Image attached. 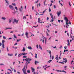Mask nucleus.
I'll return each instance as SVG.
<instances>
[{
	"label": "nucleus",
	"mask_w": 74,
	"mask_h": 74,
	"mask_svg": "<svg viewBox=\"0 0 74 74\" xmlns=\"http://www.w3.org/2000/svg\"><path fill=\"white\" fill-rule=\"evenodd\" d=\"M15 23H18V22H17V20H16V19L14 18L13 21V23L14 24Z\"/></svg>",
	"instance_id": "f257e3e1"
},
{
	"label": "nucleus",
	"mask_w": 74,
	"mask_h": 74,
	"mask_svg": "<svg viewBox=\"0 0 74 74\" xmlns=\"http://www.w3.org/2000/svg\"><path fill=\"white\" fill-rule=\"evenodd\" d=\"M9 7L10 9L12 10H14V7L11 5H10L9 6Z\"/></svg>",
	"instance_id": "f03ea898"
},
{
	"label": "nucleus",
	"mask_w": 74,
	"mask_h": 74,
	"mask_svg": "<svg viewBox=\"0 0 74 74\" xmlns=\"http://www.w3.org/2000/svg\"><path fill=\"white\" fill-rule=\"evenodd\" d=\"M58 16H59L61 14V11L58 12L57 13Z\"/></svg>",
	"instance_id": "7ed1b4c3"
},
{
	"label": "nucleus",
	"mask_w": 74,
	"mask_h": 74,
	"mask_svg": "<svg viewBox=\"0 0 74 74\" xmlns=\"http://www.w3.org/2000/svg\"><path fill=\"white\" fill-rule=\"evenodd\" d=\"M53 15L51 16V18H52V19L51 20V21H50V22H53V21L54 18H53Z\"/></svg>",
	"instance_id": "20e7f679"
},
{
	"label": "nucleus",
	"mask_w": 74,
	"mask_h": 74,
	"mask_svg": "<svg viewBox=\"0 0 74 74\" xmlns=\"http://www.w3.org/2000/svg\"><path fill=\"white\" fill-rule=\"evenodd\" d=\"M19 11H20V12H22V10H23V6H21V8H19Z\"/></svg>",
	"instance_id": "39448f33"
},
{
	"label": "nucleus",
	"mask_w": 74,
	"mask_h": 74,
	"mask_svg": "<svg viewBox=\"0 0 74 74\" xmlns=\"http://www.w3.org/2000/svg\"><path fill=\"white\" fill-rule=\"evenodd\" d=\"M64 19L66 21V23H67V22L69 21V20H68V19H67V17H65L64 18Z\"/></svg>",
	"instance_id": "423d86ee"
},
{
	"label": "nucleus",
	"mask_w": 74,
	"mask_h": 74,
	"mask_svg": "<svg viewBox=\"0 0 74 74\" xmlns=\"http://www.w3.org/2000/svg\"><path fill=\"white\" fill-rule=\"evenodd\" d=\"M8 56H13V54L12 53H8Z\"/></svg>",
	"instance_id": "0eeeda50"
},
{
	"label": "nucleus",
	"mask_w": 74,
	"mask_h": 74,
	"mask_svg": "<svg viewBox=\"0 0 74 74\" xmlns=\"http://www.w3.org/2000/svg\"><path fill=\"white\" fill-rule=\"evenodd\" d=\"M25 36L27 38H29V37H28V33L27 32H26V33H25Z\"/></svg>",
	"instance_id": "6e6552de"
},
{
	"label": "nucleus",
	"mask_w": 74,
	"mask_h": 74,
	"mask_svg": "<svg viewBox=\"0 0 74 74\" xmlns=\"http://www.w3.org/2000/svg\"><path fill=\"white\" fill-rule=\"evenodd\" d=\"M67 42H68L67 43V45H68V46H70V41H69V40H67Z\"/></svg>",
	"instance_id": "1a4fd4ad"
},
{
	"label": "nucleus",
	"mask_w": 74,
	"mask_h": 74,
	"mask_svg": "<svg viewBox=\"0 0 74 74\" xmlns=\"http://www.w3.org/2000/svg\"><path fill=\"white\" fill-rule=\"evenodd\" d=\"M38 23H42V22H40V18H38Z\"/></svg>",
	"instance_id": "9d476101"
},
{
	"label": "nucleus",
	"mask_w": 74,
	"mask_h": 74,
	"mask_svg": "<svg viewBox=\"0 0 74 74\" xmlns=\"http://www.w3.org/2000/svg\"><path fill=\"white\" fill-rule=\"evenodd\" d=\"M22 53H20L18 55V58H20V57H21V56H22Z\"/></svg>",
	"instance_id": "9b49d317"
},
{
	"label": "nucleus",
	"mask_w": 74,
	"mask_h": 74,
	"mask_svg": "<svg viewBox=\"0 0 74 74\" xmlns=\"http://www.w3.org/2000/svg\"><path fill=\"white\" fill-rule=\"evenodd\" d=\"M59 58V57H58V55H57V57L56 58V59L57 60H58V58Z\"/></svg>",
	"instance_id": "f8f14e48"
},
{
	"label": "nucleus",
	"mask_w": 74,
	"mask_h": 74,
	"mask_svg": "<svg viewBox=\"0 0 74 74\" xmlns=\"http://www.w3.org/2000/svg\"><path fill=\"white\" fill-rule=\"evenodd\" d=\"M31 69H32V72L33 73V72L35 70H34V68H32Z\"/></svg>",
	"instance_id": "ddd939ff"
},
{
	"label": "nucleus",
	"mask_w": 74,
	"mask_h": 74,
	"mask_svg": "<svg viewBox=\"0 0 74 74\" xmlns=\"http://www.w3.org/2000/svg\"><path fill=\"white\" fill-rule=\"evenodd\" d=\"M39 49H40L41 50H42V47H41V45H39Z\"/></svg>",
	"instance_id": "4468645a"
},
{
	"label": "nucleus",
	"mask_w": 74,
	"mask_h": 74,
	"mask_svg": "<svg viewBox=\"0 0 74 74\" xmlns=\"http://www.w3.org/2000/svg\"><path fill=\"white\" fill-rule=\"evenodd\" d=\"M22 55H27V53H25V52H23L22 53Z\"/></svg>",
	"instance_id": "2eb2a0df"
},
{
	"label": "nucleus",
	"mask_w": 74,
	"mask_h": 74,
	"mask_svg": "<svg viewBox=\"0 0 74 74\" xmlns=\"http://www.w3.org/2000/svg\"><path fill=\"white\" fill-rule=\"evenodd\" d=\"M65 61H63V62H64L65 63H66V62H67V60L66 58H65Z\"/></svg>",
	"instance_id": "dca6fc26"
},
{
	"label": "nucleus",
	"mask_w": 74,
	"mask_h": 74,
	"mask_svg": "<svg viewBox=\"0 0 74 74\" xmlns=\"http://www.w3.org/2000/svg\"><path fill=\"white\" fill-rule=\"evenodd\" d=\"M26 50V49H25V48L23 47V50H22V51H23V52H25V51Z\"/></svg>",
	"instance_id": "f3484780"
},
{
	"label": "nucleus",
	"mask_w": 74,
	"mask_h": 74,
	"mask_svg": "<svg viewBox=\"0 0 74 74\" xmlns=\"http://www.w3.org/2000/svg\"><path fill=\"white\" fill-rule=\"evenodd\" d=\"M25 60L26 61H27V62H26V64H27V62H28V58H27L26 59H25Z\"/></svg>",
	"instance_id": "a211bd4d"
},
{
	"label": "nucleus",
	"mask_w": 74,
	"mask_h": 74,
	"mask_svg": "<svg viewBox=\"0 0 74 74\" xmlns=\"http://www.w3.org/2000/svg\"><path fill=\"white\" fill-rule=\"evenodd\" d=\"M66 27H67V26H69V23H66Z\"/></svg>",
	"instance_id": "6ab92c4d"
},
{
	"label": "nucleus",
	"mask_w": 74,
	"mask_h": 74,
	"mask_svg": "<svg viewBox=\"0 0 74 74\" xmlns=\"http://www.w3.org/2000/svg\"><path fill=\"white\" fill-rule=\"evenodd\" d=\"M27 48L28 49H32V47L30 46L28 47Z\"/></svg>",
	"instance_id": "aec40b11"
},
{
	"label": "nucleus",
	"mask_w": 74,
	"mask_h": 74,
	"mask_svg": "<svg viewBox=\"0 0 74 74\" xmlns=\"http://www.w3.org/2000/svg\"><path fill=\"white\" fill-rule=\"evenodd\" d=\"M13 36H14V38H17V37H16V36L15 35V34H14L13 35Z\"/></svg>",
	"instance_id": "412c9836"
},
{
	"label": "nucleus",
	"mask_w": 74,
	"mask_h": 74,
	"mask_svg": "<svg viewBox=\"0 0 74 74\" xmlns=\"http://www.w3.org/2000/svg\"><path fill=\"white\" fill-rule=\"evenodd\" d=\"M1 19H3V20H4V21L5 20V19H6V18H5V17H2L1 18Z\"/></svg>",
	"instance_id": "4be33fe9"
},
{
	"label": "nucleus",
	"mask_w": 74,
	"mask_h": 74,
	"mask_svg": "<svg viewBox=\"0 0 74 74\" xmlns=\"http://www.w3.org/2000/svg\"><path fill=\"white\" fill-rule=\"evenodd\" d=\"M5 42V41H4V40H3L2 41V44H4V42Z\"/></svg>",
	"instance_id": "5701e85b"
},
{
	"label": "nucleus",
	"mask_w": 74,
	"mask_h": 74,
	"mask_svg": "<svg viewBox=\"0 0 74 74\" xmlns=\"http://www.w3.org/2000/svg\"><path fill=\"white\" fill-rule=\"evenodd\" d=\"M56 71H57L58 72H62V71H59V70H56Z\"/></svg>",
	"instance_id": "b1692460"
},
{
	"label": "nucleus",
	"mask_w": 74,
	"mask_h": 74,
	"mask_svg": "<svg viewBox=\"0 0 74 74\" xmlns=\"http://www.w3.org/2000/svg\"><path fill=\"white\" fill-rule=\"evenodd\" d=\"M23 19H26V16H23Z\"/></svg>",
	"instance_id": "393cba45"
},
{
	"label": "nucleus",
	"mask_w": 74,
	"mask_h": 74,
	"mask_svg": "<svg viewBox=\"0 0 74 74\" xmlns=\"http://www.w3.org/2000/svg\"><path fill=\"white\" fill-rule=\"evenodd\" d=\"M21 39H19L18 40L17 39V42H19V41H21Z\"/></svg>",
	"instance_id": "a878e982"
},
{
	"label": "nucleus",
	"mask_w": 74,
	"mask_h": 74,
	"mask_svg": "<svg viewBox=\"0 0 74 74\" xmlns=\"http://www.w3.org/2000/svg\"><path fill=\"white\" fill-rule=\"evenodd\" d=\"M2 48H4L5 47H4V44H2Z\"/></svg>",
	"instance_id": "bb28decb"
},
{
	"label": "nucleus",
	"mask_w": 74,
	"mask_h": 74,
	"mask_svg": "<svg viewBox=\"0 0 74 74\" xmlns=\"http://www.w3.org/2000/svg\"><path fill=\"white\" fill-rule=\"evenodd\" d=\"M23 58H27V56H23Z\"/></svg>",
	"instance_id": "cd10ccee"
},
{
	"label": "nucleus",
	"mask_w": 74,
	"mask_h": 74,
	"mask_svg": "<svg viewBox=\"0 0 74 74\" xmlns=\"http://www.w3.org/2000/svg\"><path fill=\"white\" fill-rule=\"evenodd\" d=\"M27 72L28 73H30V70H29L27 71Z\"/></svg>",
	"instance_id": "c85d7f7f"
},
{
	"label": "nucleus",
	"mask_w": 74,
	"mask_h": 74,
	"mask_svg": "<svg viewBox=\"0 0 74 74\" xmlns=\"http://www.w3.org/2000/svg\"><path fill=\"white\" fill-rule=\"evenodd\" d=\"M35 58H37V54L36 53L35 54Z\"/></svg>",
	"instance_id": "c756f323"
},
{
	"label": "nucleus",
	"mask_w": 74,
	"mask_h": 74,
	"mask_svg": "<svg viewBox=\"0 0 74 74\" xmlns=\"http://www.w3.org/2000/svg\"><path fill=\"white\" fill-rule=\"evenodd\" d=\"M28 61H31L32 60V59H30V58H28Z\"/></svg>",
	"instance_id": "7c9ffc66"
},
{
	"label": "nucleus",
	"mask_w": 74,
	"mask_h": 74,
	"mask_svg": "<svg viewBox=\"0 0 74 74\" xmlns=\"http://www.w3.org/2000/svg\"><path fill=\"white\" fill-rule=\"evenodd\" d=\"M64 48L65 49H67V46H64Z\"/></svg>",
	"instance_id": "2f4dec72"
},
{
	"label": "nucleus",
	"mask_w": 74,
	"mask_h": 74,
	"mask_svg": "<svg viewBox=\"0 0 74 74\" xmlns=\"http://www.w3.org/2000/svg\"><path fill=\"white\" fill-rule=\"evenodd\" d=\"M38 14V15H44V13H43L42 14H41L40 15V14L38 13H37Z\"/></svg>",
	"instance_id": "473e14b6"
},
{
	"label": "nucleus",
	"mask_w": 74,
	"mask_h": 74,
	"mask_svg": "<svg viewBox=\"0 0 74 74\" xmlns=\"http://www.w3.org/2000/svg\"><path fill=\"white\" fill-rule=\"evenodd\" d=\"M15 9L17 10H18V8H17V7H15Z\"/></svg>",
	"instance_id": "72a5a7b5"
},
{
	"label": "nucleus",
	"mask_w": 74,
	"mask_h": 74,
	"mask_svg": "<svg viewBox=\"0 0 74 74\" xmlns=\"http://www.w3.org/2000/svg\"><path fill=\"white\" fill-rule=\"evenodd\" d=\"M69 4L70 7H71V4L70 3V2H69Z\"/></svg>",
	"instance_id": "f704fd0d"
},
{
	"label": "nucleus",
	"mask_w": 74,
	"mask_h": 74,
	"mask_svg": "<svg viewBox=\"0 0 74 74\" xmlns=\"http://www.w3.org/2000/svg\"><path fill=\"white\" fill-rule=\"evenodd\" d=\"M59 63H61V64H64V62H59Z\"/></svg>",
	"instance_id": "c9c22d12"
},
{
	"label": "nucleus",
	"mask_w": 74,
	"mask_h": 74,
	"mask_svg": "<svg viewBox=\"0 0 74 74\" xmlns=\"http://www.w3.org/2000/svg\"><path fill=\"white\" fill-rule=\"evenodd\" d=\"M8 1H6V3H7L9 5V3H8Z\"/></svg>",
	"instance_id": "e433bc0d"
},
{
	"label": "nucleus",
	"mask_w": 74,
	"mask_h": 74,
	"mask_svg": "<svg viewBox=\"0 0 74 74\" xmlns=\"http://www.w3.org/2000/svg\"><path fill=\"white\" fill-rule=\"evenodd\" d=\"M36 47L37 49H38V45H36Z\"/></svg>",
	"instance_id": "4c0bfd02"
},
{
	"label": "nucleus",
	"mask_w": 74,
	"mask_h": 74,
	"mask_svg": "<svg viewBox=\"0 0 74 74\" xmlns=\"http://www.w3.org/2000/svg\"><path fill=\"white\" fill-rule=\"evenodd\" d=\"M3 39H6V37H5V36H3Z\"/></svg>",
	"instance_id": "58836bf2"
},
{
	"label": "nucleus",
	"mask_w": 74,
	"mask_h": 74,
	"mask_svg": "<svg viewBox=\"0 0 74 74\" xmlns=\"http://www.w3.org/2000/svg\"><path fill=\"white\" fill-rule=\"evenodd\" d=\"M53 7H54V8H55V9L56 8V6L55 5H53Z\"/></svg>",
	"instance_id": "ea45409f"
},
{
	"label": "nucleus",
	"mask_w": 74,
	"mask_h": 74,
	"mask_svg": "<svg viewBox=\"0 0 74 74\" xmlns=\"http://www.w3.org/2000/svg\"><path fill=\"white\" fill-rule=\"evenodd\" d=\"M54 58V57L53 56H52V60H53V59Z\"/></svg>",
	"instance_id": "a19ab883"
},
{
	"label": "nucleus",
	"mask_w": 74,
	"mask_h": 74,
	"mask_svg": "<svg viewBox=\"0 0 74 74\" xmlns=\"http://www.w3.org/2000/svg\"><path fill=\"white\" fill-rule=\"evenodd\" d=\"M51 61H52V60H50L49 61H48V62H49V63H50V62H51Z\"/></svg>",
	"instance_id": "79ce46f5"
},
{
	"label": "nucleus",
	"mask_w": 74,
	"mask_h": 74,
	"mask_svg": "<svg viewBox=\"0 0 74 74\" xmlns=\"http://www.w3.org/2000/svg\"><path fill=\"white\" fill-rule=\"evenodd\" d=\"M12 5H14V6H15V5H15V3H12Z\"/></svg>",
	"instance_id": "37998d69"
},
{
	"label": "nucleus",
	"mask_w": 74,
	"mask_h": 74,
	"mask_svg": "<svg viewBox=\"0 0 74 74\" xmlns=\"http://www.w3.org/2000/svg\"><path fill=\"white\" fill-rule=\"evenodd\" d=\"M43 38V39L44 40L45 39V37H44V36H43V35H42V38Z\"/></svg>",
	"instance_id": "c03bdc74"
},
{
	"label": "nucleus",
	"mask_w": 74,
	"mask_h": 74,
	"mask_svg": "<svg viewBox=\"0 0 74 74\" xmlns=\"http://www.w3.org/2000/svg\"><path fill=\"white\" fill-rule=\"evenodd\" d=\"M49 53L50 55H51V51H49Z\"/></svg>",
	"instance_id": "a18cd8bd"
},
{
	"label": "nucleus",
	"mask_w": 74,
	"mask_h": 74,
	"mask_svg": "<svg viewBox=\"0 0 74 74\" xmlns=\"http://www.w3.org/2000/svg\"><path fill=\"white\" fill-rule=\"evenodd\" d=\"M7 51H8V52H9V50H8V47H7Z\"/></svg>",
	"instance_id": "49530a36"
},
{
	"label": "nucleus",
	"mask_w": 74,
	"mask_h": 74,
	"mask_svg": "<svg viewBox=\"0 0 74 74\" xmlns=\"http://www.w3.org/2000/svg\"><path fill=\"white\" fill-rule=\"evenodd\" d=\"M35 64H37V61H36L35 62Z\"/></svg>",
	"instance_id": "de8ad7c7"
},
{
	"label": "nucleus",
	"mask_w": 74,
	"mask_h": 74,
	"mask_svg": "<svg viewBox=\"0 0 74 74\" xmlns=\"http://www.w3.org/2000/svg\"><path fill=\"white\" fill-rule=\"evenodd\" d=\"M61 20H58V22H59V23H60V21H61Z\"/></svg>",
	"instance_id": "09e8293b"
},
{
	"label": "nucleus",
	"mask_w": 74,
	"mask_h": 74,
	"mask_svg": "<svg viewBox=\"0 0 74 74\" xmlns=\"http://www.w3.org/2000/svg\"><path fill=\"white\" fill-rule=\"evenodd\" d=\"M62 72H64L65 73H66V72L64 71H62Z\"/></svg>",
	"instance_id": "8fccbe9b"
},
{
	"label": "nucleus",
	"mask_w": 74,
	"mask_h": 74,
	"mask_svg": "<svg viewBox=\"0 0 74 74\" xmlns=\"http://www.w3.org/2000/svg\"><path fill=\"white\" fill-rule=\"evenodd\" d=\"M46 2V1H45L44 2V5H45V2Z\"/></svg>",
	"instance_id": "3c124183"
},
{
	"label": "nucleus",
	"mask_w": 74,
	"mask_h": 74,
	"mask_svg": "<svg viewBox=\"0 0 74 74\" xmlns=\"http://www.w3.org/2000/svg\"><path fill=\"white\" fill-rule=\"evenodd\" d=\"M49 12H51V9H50V8H49Z\"/></svg>",
	"instance_id": "603ef678"
},
{
	"label": "nucleus",
	"mask_w": 74,
	"mask_h": 74,
	"mask_svg": "<svg viewBox=\"0 0 74 74\" xmlns=\"http://www.w3.org/2000/svg\"><path fill=\"white\" fill-rule=\"evenodd\" d=\"M14 71L15 73H16V70L14 69Z\"/></svg>",
	"instance_id": "864d4df0"
},
{
	"label": "nucleus",
	"mask_w": 74,
	"mask_h": 74,
	"mask_svg": "<svg viewBox=\"0 0 74 74\" xmlns=\"http://www.w3.org/2000/svg\"><path fill=\"white\" fill-rule=\"evenodd\" d=\"M32 10H34V6H32Z\"/></svg>",
	"instance_id": "5fc2aeb1"
},
{
	"label": "nucleus",
	"mask_w": 74,
	"mask_h": 74,
	"mask_svg": "<svg viewBox=\"0 0 74 74\" xmlns=\"http://www.w3.org/2000/svg\"><path fill=\"white\" fill-rule=\"evenodd\" d=\"M38 27V25H37V26H34L33 27Z\"/></svg>",
	"instance_id": "6e6d98bb"
},
{
	"label": "nucleus",
	"mask_w": 74,
	"mask_h": 74,
	"mask_svg": "<svg viewBox=\"0 0 74 74\" xmlns=\"http://www.w3.org/2000/svg\"><path fill=\"white\" fill-rule=\"evenodd\" d=\"M60 56H61V55H62V51H60Z\"/></svg>",
	"instance_id": "4d7b16f0"
},
{
	"label": "nucleus",
	"mask_w": 74,
	"mask_h": 74,
	"mask_svg": "<svg viewBox=\"0 0 74 74\" xmlns=\"http://www.w3.org/2000/svg\"><path fill=\"white\" fill-rule=\"evenodd\" d=\"M69 23L70 25H71V22L70 21H69Z\"/></svg>",
	"instance_id": "13d9d810"
},
{
	"label": "nucleus",
	"mask_w": 74,
	"mask_h": 74,
	"mask_svg": "<svg viewBox=\"0 0 74 74\" xmlns=\"http://www.w3.org/2000/svg\"><path fill=\"white\" fill-rule=\"evenodd\" d=\"M46 10H45V11H44L42 12V13H44V12H45V11H46Z\"/></svg>",
	"instance_id": "bf43d9fd"
},
{
	"label": "nucleus",
	"mask_w": 74,
	"mask_h": 74,
	"mask_svg": "<svg viewBox=\"0 0 74 74\" xmlns=\"http://www.w3.org/2000/svg\"><path fill=\"white\" fill-rule=\"evenodd\" d=\"M17 73H18V74H21V73H20V72H19L18 71L17 72Z\"/></svg>",
	"instance_id": "052dcab7"
},
{
	"label": "nucleus",
	"mask_w": 74,
	"mask_h": 74,
	"mask_svg": "<svg viewBox=\"0 0 74 74\" xmlns=\"http://www.w3.org/2000/svg\"><path fill=\"white\" fill-rule=\"evenodd\" d=\"M8 70H9V71H11V69H8Z\"/></svg>",
	"instance_id": "680f3d73"
},
{
	"label": "nucleus",
	"mask_w": 74,
	"mask_h": 74,
	"mask_svg": "<svg viewBox=\"0 0 74 74\" xmlns=\"http://www.w3.org/2000/svg\"><path fill=\"white\" fill-rule=\"evenodd\" d=\"M1 45H2V43H1V42H0V47L1 46Z\"/></svg>",
	"instance_id": "e2e57ef3"
},
{
	"label": "nucleus",
	"mask_w": 74,
	"mask_h": 74,
	"mask_svg": "<svg viewBox=\"0 0 74 74\" xmlns=\"http://www.w3.org/2000/svg\"><path fill=\"white\" fill-rule=\"evenodd\" d=\"M51 37H50L48 39L49 40H50V39H51Z\"/></svg>",
	"instance_id": "0e129e2a"
},
{
	"label": "nucleus",
	"mask_w": 74,
	"mask_h": 74,
	"mask_svg": "<svg viewBox=\"0 0 74 74\" xmlns=\"http://www.w3.org/2000/svg\"><path fill=\"white\" fill-rule=\"evenodd\" d=\"M47 36H49V34H48V32H47Z\"/></svg>",
	"instance_id": "69168bd1"
},
{
	"label": "nucleus",
	"mask_w": 74,
	"mask_h": 74,
	"mask_svg": "<svg viewBox=\"0 0 74 74\" xmlns=\"http://www.w3.org/2000/svg\"><path fill=\"white\" fill-rule=\"evenodd\" d=\"M53 48H54L56 49V46L55 47H53Z\"/></svg>",
	"instance_id": "338daca9"
},
{
	"label": "nucleus",
	"mask_w": 74,
	"mask_h": 74,
	"mask_svg": "<svg viewBox=\"0 0 74 74\" xmlns=\"http://www.w3.org/2000/svg\"><path fill=\"white\" fill-rule=\"evenodd\" d=\"M11 20H10L9 21V23H11Z\"/></svg>",
	"instance_id": "774afa93"
}]
</instances>
